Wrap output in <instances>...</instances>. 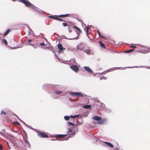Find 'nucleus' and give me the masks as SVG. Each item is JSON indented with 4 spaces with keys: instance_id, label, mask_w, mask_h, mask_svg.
Returning <instances> with one entry per match:
<instances>
[{
    "instance_id": "14",
    "label": "nucleus",
    "mask_w": 150,
    "mask_h": 150,
    "mask_svg": "<svg viewBox=\"0 0 150 150\" xmlns=\"http://www.w3.org/2000/svg\"><path fill=\"white\" fill-rule=\"evenodd\" d=\"M105 121V120L104 119L100 120L99 121L97 122V123L99 124H103Z\"/></svg>"
},
{
    "instance_id": "43",
    "label": "nucleus",
    "mask_w": 150,
    "mask_h": 150,
    "mask_svg": "<svg viewBox=\"0 0 150 150\" xmlns=\"http://www.w3.org/2000/svg\"><path fill=\"white\" fill-rule=\"evenodd\" d=\"M51 140H52V141H54V140H57V139H51Z\"/></svg>"
},
{
    "instance_id": "28",
    "label": "nucleus",
    "mask_w": 150,
    "mask_h": 150,
    "mask_svg": "<svg viewBox=\"0 0 150 150\" xmlns=\"http://www.w3.org/2000/svg\"><path fill=\"white\" fill-rule=\"evenodd\" d=\"M49 17L51 18H53L55 20V18H56V17H54L53 16H49Z\"/></svg>"
},
{
    "instance_id": "13",
    "label": "nucleus",
    "mask_w": 150,
    "mask_h": 150,
    "mask_svg": "<svg viewBox=\"0 0 150 150\" xmlns=\"http://www.w3.org/2000/svg\"><path fill=\"white\" fill-rule=\"evenodd\" d=\"M11 31V30L10 29H8L6 31V32H5L4 34V35L5 36H6L8 34V33Z\"/></svg>"
},
{
    "instance_id": "39",
    "label": "nucleus",
    "mask_w": 150,
    "mask_h": 150,
    "mask_svg": "<svg viewBox=\"0 0 150 150\" xmlns=\"http://www.w3.org/2000/svg\"><path fill=\"white\" fill-rule=\"evenodd\" d=\"M75 38H69L68 39H70V40H72V39H74Z\"/></svg>"
},
{
    "instance_id": "18",
    "label": "nucleus",
    "mask_w": 150,
    "mask_h": 150,
    "mask_svg": "<svg viewBox=\"0 0 150 150\" xmlns=\"http://www.w3.org/2000/svg\"><path fill=\"white\" fill-rule=\"evenodd\" d=\"M89 29V27L88 26H87L86 27L85 30L86 31V33H88V31Z\"/></svg>"
},
{
    "instance_id": "8",
    "label": "nucleus",
    "mask_w": 150,
    "mask_h": 150,
    "mask_svg": "<svg viewBox=\"0 0 150 150\" xmlns=\"http://www.w3.org/2000/svg\"><path fill=\"white\" fill-rule=\"evenodd\" d=\"M72 28H73L76 29H77L79 31V32L77 31H76V32L78 34H79L80 33H81V30L78 28L77 26H76L75 25H72Z\"/></svg>"
},
{
    "instance_id": "15",
    "label": "nucleus",
    "mask_w": 150,
    "mask_h": 150,
    "mask_svg": "<svg viewBox=\"0 0 150 150\" xmlns=\"http://www.w3.org/2000/svg\"><path fill=\"white\" fill-rule=\"evenodd\" d=\"M69 15V14H66L65 15H58L57 16V17H68Z\"/></svg>"
},
{
    "instance_id": "3",
    "label": "nucleus",
    "mask_w": 150,
    "mask_h": 150,
    "mask_svg": "<svg viewBox=\"0 0 150 150\" xmlns=\"http://www.w3.org/2000/svg\"><path fill=\"white\" fill-rule=\"evenodd\" d=\"M58 48L59 50L58 51V53H63L64 51L65 50V48L63 47L62 45L60 44H58Z\"/></svg>"
},
{
    "instance_id": "38",
    "label": "nucleus",
    "mask_w": 150,
    "mask_h": 150,
    "mask_svg": "<svg viewBox=\"0 0 150 150\" xmlns=\"http://www.w3.org/2000/svg\"><path fill=\"white\" fill-rule=\"evenodd\" d=\"M111 52L112 53H115V51L113 50H110Z\"/></svg>"
},
{
    "instance_id": "29",
    "label": "nucleus",
    "mask_w": 150,
    "mask_h": 150,
    "mask_svg": "<svg viewBox=\"0 0 150 150\" xmlns=\"http://www.w3.org/2000/svg\"><path fill=\"white\" fill-rule=\"evenodd\" d=\"M68 29L69 30V32H71L72 31V29L71 28H70L69 27Z\"/></svg>"
},
{
    "instance_id": "35",
    "label": "nucleus",
    "mask_w": 150,
    "mask_h": 150,
    "mask_svg": "<svg viewBox=\"0 0 150 150\" xmlns=\"http://www.w3.org/2000/svg\"><path fill=\"white\" fill-rule=\"evenodd\" d=\"M32 40L28 39V40L27 42H28L30 43V42H31Z\"/></svg>"
},
{
    "instance_id": "41",
    "label": "nucleus",
    "mask_w": 150,
    "mask_h": 150,
    "mask_svg": "<svg viewBox=\"0 0 150 150\" xmlns=\"http://www.w3.org/2000/svg\"><path fill=\"white\" fill-rule=\"evenodd\" d=\"M59 21H64L62 19H61L60 18H59Z\"/></svg>"
},
{
    "instance_id": "40",
    "label": "nucleus",
    "mask_w": 150,
    "mask_h": 150,
    "mask_svg": "<svg viewBox=\"0 0 150 150\" xmlns=\"http://www.w3.org/2000/svg\"><path fill=\"white\" fill-rule=\"evenodd\" d=\"M86 34H87V37L88 38H90V37L88 35V34L86 33Z\"/></svg>"
},
{
    "instance_id": "44",
    "label": "nucleus",
    "mask_w": 150,
    "mask_h": 150,
    "mask_svg": "<svg viewBox=\"0 0 150 150\" xmlns=\"http://www.w3.org/2000/svg\"><path fill=\"white\" fill-rule=\"evenodd\" d=\"M30 45L31 46H34V45L32 44H30Z\"/></svg>"
},
{
    "instance_id": "33",
    "label": "nucleus",
    "mask_w": 150,
    "mask_h": 150,
    "mask_svg": "<svg viewBox=\"0 0 150 150\" xmlns=\"http://www.w3.org/2000/svg\"><path fill=\"white\" fill-rule=\"evenodd\" d=\"M40 45L41 46H45V44L44 43H41L40 44Z\"/></svg>"
},
{
    "instance_id": "27",
    "label": "nucleus",
    "mask_w": 150,
    "mask_h": 150,
    "mask_svg": "<svg viewBox=\"0 0 150 150\" xmlns=\"http://www.w3.org/2000/svg\"><path fill=\"white\" fill-rule=\"evenodd\" d=\"M6 144H7L8 147V148L9 149H11V147H10V146H9V143H8V142H6Z\"/></svg>"
},
{
    "instance_id": "34",
    "label": "nucleus",
    "mask_w": 150,
    "mask_h": 150,
    "mask_svg": "<svg viewBox=\"0 0 150 150\" xmlns=\"http://www.w3.org/2000/svg\"><path fill=\"white\" fill-rule=\"evenodd\" d=\"M99 36L100 37H101V38H102L103 39H105V37L103 36L102 35H100Z\"/></svg>"
},
{
    "instance_id": "37",
    "label": "nucleus",
    "mask_w": 150,
    "mask_h": 150,
    "mask_svg": "<svg viewBox=\"0 0 150 150\" xmlns=\"http://www.w3.org/2000/svg\"><path fill=\"white\" fill-rule=\"evenodd\" d=\"M59 18H57V17H56V18H55V20H57L59 21Z\"/></svg>"
},
{
    "instance_id": "19",
    "label": "nucleus",
    "mask_w": 150,
    "mask_h": 150,
    "mask_svg": "<svg viewBox=\"0 0 150 150\" xmlns=\"http://www.w3.org/2000/svg\"><path fill=\"white\" fill-rule=\"evenodd\" d=\"M84 52L87 54H90L91 53V51L89 50H85Z\"/></svg>"
},
{
    "instance_id": "11",
    "label": "nucleus",
    "mask_w": 150,
    "mask_h": 150,
    "mask_svg": "<svg viewBox=\"0 0 150 150\" xmlns=\"http://www.w3.org/2000/svg\"><path fill=\"white\" fill-rule=\"evenodd\" d=\"M101 118L100 117L97 116H95L93 118V120L96 121H99L101 120Z\"/></svg>"
},
{
    "instance_id": "31",
    "label": "nucleus",
    "mask_w": 150,
    "mask_h": 150,
    "mask_svg": "<svg viewBox=\"0 0 150 150\" xmlns=\"http://www.w3.org/2000/svg\"><path fill=\"white\" fill-rule=\"evenodd\" d=\"M68 132H72V130L69 128H68Z\"/></svg>"
},
{
    "instance_id": "21",
    "label": "nucleus",
    "mask_w": 150,
    "mask_h": 150,
    "mask_svg": "<svg viewBox=\"0 0 150 150\" xmlns=\"http://www.w3.org/2000/svg\"><path fill=\"white\" fill-rule=\"evenodd\" d=\"M64 118L65 120H68L69 119V117L68 116H66L64 117Z\"/></svg>"
},
{
    "instance_id": "30",
    "label": "nucleus",
    "mask_w": 150,
    "mask_h": 150,
    "mask_svg": "<svg viewBox=\"0 0 150 150\" xmlns=\"http://www.w3.org/2000/svg\"><path fill=\"white\" fill-rule=\"evenodd\" d=\"M100 80L102 79H106V78L105 77H104V76H103L102 77L100 78Z\"/></svg>"
},
{
    "instance_id": "26",
    "label": "nucleus",
    "mask_w": 150,
    "mask_h": 150,
    "mask_svg": "<svg viewBox=\"0 0 150 150\" xmlns=\"http://www.w3.org/2000/svg\"><path fill=\"white\" fill-rule=\"evenodd\" d=\"M68 124L69 125H75L73 123L71 122H68Z\"/></svg>"
},
{
    "instance_id": "22",
    "label": "nucleus",
    "mask_w": 150,
    "mask_h": 150,
    "mask_svg": "<svg viewBox=\"0 0 150 150\" xmlns=\"http://www.w3.org/2000/svg\"><path fill=\"white\" fill-rule=\"evenodd\" d=\"M3 42H4V43L6 45H7V44H8V43H7V40L6 39H4L3 40Z\"/></svg>"
},
{
    "instance_id": "6",
    "label": "nucleus",
    "mask_w": 150,
    "mask_h": 150,
    "mask_svg": "<svg viewBox=\"0 0 150 150\" xmlns=\"http://www.w3.org/2000/svg\"><path fill=\"white\" fill-rule=\"evenodd\" d=\"M83 68L85 71L90 73L92 74L93 73V71L89 67H88L85 66L83 67Z\"/></svg>"
},
{
    "instance_id": "36",
    "label": "nucleus",
    "mask_w": 150,
    "mask_h": 150,
    "mask_svg": "<svg viewBox=\"0 0 150 150\" xmlns=\"http://www.w3.org/2000/svg\"><path fill=\"white\" fill-rule=\"evenodd\" d=\"M3 147L1 144H0V150H2Z\"/></svg>"
},
{
    "instance_id": "25",
    "label": "nucleus",
    "mask_w": 150,
    "mask_h": 150,
    "mask_svg": "<svg viewBox=\"0 0 150 150\" xmlns=\"http://www.w3.org/2000/svg\"><path fill=\"white\" fill-rule=\"evenodd\" d=\"M13 124L16 125H19L20 123L18 122H15L13 123Z\"/></svg>"
},
{
    "instance_id": "2",
    "label": "nucleus",
    "mask_w": 150,
    "mask_h": 150,
    "mask_svg": "<svg viewBox=\"0 0 150 150\" xmlns=\"http://www.w3.org/2000/svg\"><path fill=\"white\" fill-rule=\"evenodd\" d=\"M69 93L71 96L75 97H84V95L86 96L84 94L83 95L81 93L78 92H70Z\"/></svg>"
},
{
    "instance_id": "4",
    "label": "nucleus",
    "mask_w": 150,
    "mask_h": 150,
    "mask_svg": "<svg viewBox=\"0 0 150 150\" xmlns=\"http://www.w3.org/2000/svg\"><path fill=\"white\" fill-rule=\"evenodd\" d=\"M38 135L40 137L42 138H49V136L46 134L40 132H38Z\"/></svg>"
},
{
    "instance_id": "42",
    "label": "nucleus",
    "mask_w": 150,
    "mask_h": 150,
    "mask_svg": "<svg viewBox=\"0 0 150 150\" xmlns=\"http://www.w3.org/2000/svg\"><path fill=\"white\" fill-rule=\"evenodd\" d=\"M98 35H101V34H100V32H99V31L98 30Z\"/></svg>"
},
{
    "instance_id": "24",
    "label": "nucleus",
    "mask_w": 150,
    "mask_h": 150,
    "mask_svg": "<svg viewBox=\"0 0 150 150\" xmlns=\"http://www.w3.org/2000/svg\"><path fill=\"white\" fill-rule=\"evenodd\" d=\"M131 52V49L129 50H126V51H124V52L125 53H129V52Z\"/></svg>"
},
{
    "instance_id": "9",
    "label": "nucleus",
    "mask_w": 150,
    "mask_h": 150,
    "mask_svg": "<svg viewBox=\"0 0 150 150\" xmlns=\"http://www.w3.org/2000/svg\"><path fill=\"white\" fill-rule=\"evenodd\" d=\"M25 146L26 147H30V145L29 142L26 139L24 140Z\"/></svg>"
},
{
    "instance_id": "1",
    "label": "nucleus",
    "mask_w": 150,
    "mask_h": 150,
    "mask_svg": "<svg viewBox=\"0 0 150 150\" xmlns=\"http://www.w3.org/2000/svg\"><path fill=\"white\" fill-rule=\"evenodd\" d=\"M67 134H59L57 135H56L55 136V137L56 138V139L59 138L60 139H62V140H60L59 139V140H67L68 139H69L70 137H71V136H67V138H66V137H64L65 136H67Z\"/></svg>"
},
{
    "instance_id": "20",
    "label": "nucleus",
    "mask_w": 150,
    "mask_h": 150,
    "mask_svg": "<svg viewBox=\"0 0 150 150\" xmlns=\"http://www.w3.org/2000/svg\"><path fill=\"white\" fill-rule=\"evenodd\" d=\"M54 93L57 94H60L62 93V92L60 91H55Z\"/></svg>"
},
{
    "instance_id": "7",
    "label": "nucleus",
    "mask_w": 150,
    "mask_h": 150,
    "mask_svg": "<svg viewBox=\"0 0 150 150\" xmlns=\"http://www.w3.org/2000/svg\"><path fill=\"white\" fill-rule=\"evenodd\" d=\"M70 68L74 71L77 72L79 71L78 67L76 65H72L70 66Z\"/></svg>"
},
{
    "instance_id": "5",
    "label": "nucleus",
    "mask_w": 150,
    "mask_h": 150,
    "mask_svg": "<svg viewBox=\"0 0 150 150\" xmlns=\"http://www.w3.org/2000/svg\"><path fill=\"white\" fill-rule=\"evenodd\" d=\"M139 46L138 45H137L136 46H134V45H132V48H133V49H132V52H133L134 51V50L136 51L139 52Z\"/></svg>"
},
{
    "instance_id": "17",
    "label": "nucleus",
    "mask_w": 150,
    "mask_h": 150,
    "mask_svg": "<svg viewBox=\"0 0 150 150\" xmlns=\"http://www.w3.org/2000/svg\"><path fill=\"white\" fill-rule=\"evenodd\" d=\"M62 24L63 25L64 27H66L68 26H72V25H71L66 23H62Z\"/></svg>"
},
{
    "instance_id": "23",
    "label": "nucleus",
    "mask_w": 150,
    "mask_h": 150,
    "mask_svg": "<svg viewBox=\"0 0 150 150\" xmlns=\"http://www.w3.org/2000/svg\"><path fill=\"white\" fill-rule=\"evenodd\" d=\"M79 116V115H74V116H71L70 117L71 118H75L78 117Z\"/></svg>"
},
{
    "instance_id": "16",
    "label": "nucleus",
    "mask_w": 150,
    "mask_h": 150,
    "mask_svg": "<svg viewBox=\"0 0 150 150\" xmlns=\"http://www.w3.org/2000/svg\"><path fill=\"white\" fill-rule=\"evenodd\" d=\"M99 43L100 47L104 48H105V45L101 41H99Z\"/></svg>"
},
{
    "instance_id": "32",
    "label": "nucleus",
    "mask_w": 150,
    "mask_h": 150,
    "mask_svg": "<svg viewBox=\"0 0 150 150\" xmlns=\"http://www.w3.org/2000/svg\"><path fill=\"white\" fill-rule=\"evenodd\" d=\"M1 115H3V114L6 115V112L3 111H2V112H1Z\"/></svg>"
},
{
    "instance_id": "12",
    "label": "nucleus",
    "mask_w": 150,
    "mask_h": 150,
    "mask_svg": "<svg viewBox=\"0 0 150 150\" xmlns=\"http://www.w3.org/2000/svg\"><path fill=\"white\" fill-rule=\"evenodd\" d=\"M83 108L85 109H90L91 108V106L90 105H83Z\"/></svg>"
},
{
    "instance_id": "10",
    "label": "nucleus",
    "mask_w": 150,
    "mask_h": 150,
    "mask_svg": "<svg viewBox=\"0 0 150 150\" xmlns=\"http://www.w3.org/2000/svg\"><path fill=\"white\" fill-rule=\"evenodd\" d=\"M104 143L109 147L111 148H113V145L111 143L107 142H104Z\"/></svg>"
}]
</instances>
